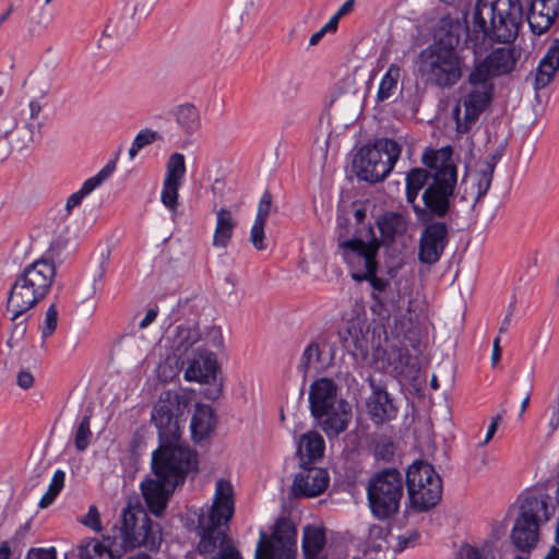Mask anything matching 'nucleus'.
Masks as SVG:
<instances>
[{"label": "nucleus", "instance_id": "5fc2aeb1", "mask_svg": "<svg viewBox=\"0 0 559 559\" xmlns=\"http://www.w3.org/2000/svg\"><path fill=\"white\" fill-rule=\"evenodd\" d=\"M395 453L394 443L391 440H382L376 444L374 454L377 457L390 461Z\"/></svg>", "mask_w": 559, "mask_h": 559}, {"label": "nucleus", "instance_id": "052dcab7", "mask_svg": "<svg viewBox=\"0 0 559 559\" xmlns=\"http://www.w3.org/2000/svg\"><path fill=\"white\" fill-rule=\"evenodd\" d=\"M235 286V276L229 274L224 280V283L219 285L217 288V295L218 296H229L233 293Z\"/></svg>", "mask_w": 559, "mask_h": 559}, {"label": "nucleus", "instance_id": "b1692460", "mask_svg": "<svg viewBox=\"0 0 559 559\" xmlns=\"http://www.w3.org/2000/svg\"><path fill=\"white\" fill-rule=\"evenodd\" d=\"M376 224L381 237L380 243L390 246L407 233L409 217L406 212L388 211L377 219Z\"/></svg>", "mask_w": 559, "mask_h": 559}, {"label": "nucleus", "instance_id": "a211bd4d", "mask_svg": "<svg viewBox=\"0 0 559 559\" xmlns=\"http://www.w3.org/2000/svg\"><path fill=\"white\" fill-rule=\"evenodd\" d=\"M449 226L444 222L426 224L419 238L418 260L428 265L437 263L448 243Z\"/></svg>", "mask_w": 559, "mask_h": 559}, {"label": "nucleus", "instance_id": "6e6d98bb", "mask_svg": "<svg viewBox=\"0 0 559 559\" xmlns=\"http://www.w3.org/2000/svg\"><path fill=\"white\" fill-rule=\"evenodd\" d=\"M26 559H57V552L55 548H32L27 552Z\"/></svg>", "mask_w": 559, "mask_h": 559}, {"label": "nucleus", "instance_id": "7c9ffc66", "mask_svg": "<svg viewBox=\"0 0 559 559\" xmlns=\"http://www.w3.org/2000/svg\"><path fill=\"white\" fill-rule=\"evenodd\" d=\"M104 540L108 542V544L102 542H90L85 545H81L78 548V558L79 559H116L118 557V552L115 550V542L109 539L107 536Z\"/></svg>", "mask_w": 559, "mask_h": 559}, {"label": "nucleus", "instance_id": "aec40b11", "mask_svg": "<svg viewBox=\"0 0 559 559\" xmlns=\"http://www.w3.org/2000/svg\"><path fill=\"white\" fill-rule=\"evenodd\" d=\"M177 486L179 485L169 479L158 477L144 479L140 488L148 511L157 518L163 516Z\"/></svg>", "mask_w": 559, "mask_h": 559}, {"label": "nucleus", "instance_id": "de8ad7c7", "mask_svg": "<svg viewBox=\"0 0 559 559\" xmlns=\"http://www.w3.org/2000/svg\"><path fill=\"white\" fill-rule=\"evenodd\" d=\"M456 559H493V557L484 549L464 544L460 547Z\"/></svg>", "mask_w": 559, "mask_h": 559}, {"label": "nucleus", "instance_id": "4be33fe9", "mask_svg": "<svg viewBox=\"0 0 559 559\" xmlns=\"http://www.w3.org/2000/svg\"><path fill=\"white\" fill-rule=\"evenodd\" d=\"M559 16V0H531L527 22L533 33H546Z\"/></svg>", "mask_w": 559, "mask_h": 559}, {"label": "nucleus", "instance_id": "c85d7f7f", "mask_svg": "<svg viewBox=\"0 0 559 559\" xmlns=\"http://www.w3.org/2000/svg\"><path fill=\"white\" fill-rule=\"evenodd\" d=\"M237 219L230 210L222 207L215 215V229L212 236V245L217 248H226L231 241Z\"/></svg>", "mask_w": 559, "mask_h": 559}, {"label": "nucleus", "instance_id": "c03bdc74", "mask_svg": "<svg viewBox=\"0 0 559 559\" xmlns=\"http://www.w3.org/2000/svg\"><path fill=\"white\" fill-rule=\"evenodd\" d=\"M197 534L200 537L198 549L201 554L210 551V515L206 518L202 514L199 518V525L197 527Z\"/></svg>", "mask_w": 559, "mask_h": 559}, {"label": "nucleus", "instance_id": "c9c22d12", "mask_svg": "<svg viewBox=\"0 0 559 559\" xmlns=\"http://www.w3.org/2000/svg\"><path fill=\"white\" fill-rule=\"evenodd\" d=\"M174 115L177 123L186 133H193L201 126L199 110L190 103L179 105Z\"/></svg>", "mask_w": 559, "mask_h": 559}, {"label": "nucleus", "instance_id": "864d4df0", "mask_svg": "<svg viewBox=\"0 0 559 559\" xmlns=\"http://www.w3.org/2000/svg\"><path fill=\"white\" fill-rule=\"evenodd\" d=\"M120 32L115 25H106L98 40L99 48H107L114 45V39H119Z\"/></svg>", "mask_w": 559, "mask_h": 559}, {"label": "nucleus", "instance_id": "bb28decb", "mask_svg": "<svg viewBox=\"0 0 559 559\" xmlns=\"http://www.w3.org/2000/svg\"><path fill=\"white\" fill-rule=\"evenodd\" d=\"M431 178L432 174L424 168H414L406 175V202L412 205L416 216H421L426 212L416 201L419 191L428 186Z\"/></svg>", "mask_w": 559, "mask_h": 559}, {"label": "nucleus", "instance_id": "6ab92c4d", "mask_svg": "<svg viewBox=\"0 0 559 559\" xmlns=\"http://www.w3.org/2000/svg\"><path fill=\"white\" fill-rule=\"evenodd\" d=\"M330 483L329 473L324 468L300 464L292 491L295 497L312 498L321 495Z\"/></svg>", "mask_w": 559, "mask_h": 559}, {"label": "nucleus", "instance_id": "09e8293b", "mask_svg": "<svg viewBox=\"0 0 559 559\" xmlns=\"http://www.w3.org/2000/svg\"><path fill=\"white\" fill-rule=\"evenodd\" d=\"M272 207V194L270 191H264L262 194L254 222L266 224Z\"/></svg>", "mask_w": 559, "mask_h": 559}, {"label": "nucleus", "instance_id": "e2e57ef3", "mask_svg": "<svg viewBox=\"0 0 559 559\" xmlns=\"http://www.w3.org/2000/svg\"><path fill=\"white\" fill-rule=\"evenodd\" d=\"M156 317H157V310L154 308L148 309L146 311L144 318L139 323L140 329L147 328L152 322L155 321Z\"/></svg>", "mask_w": 559, "mask_h": 559}, {"label": "nucleus", "instance_id": "0e129e2a", "mask_svg": "<svg viewBox=\"0 0 559 559\" xmlns=\"http://www.w3.org/2000/svg\"><path fill=\"white\" fill-rule=\"evenodd\" d=\"M513 311H514V304H511L509 306V310L506 314V317L503 318L502 322H501V325H500V329L499 331L501 333H504L508 331L510 324H511V321H512V317H513Z\"/></svg>", "mask_w": 559, "mask_h": 559}, {"label": "nucleus", "instance_id": "7ed1b4c3", "mask_svg": "<svg viewBox=\"0 0 559 559\" xmlns=\"http://www.w3.org/2000/svg\"><path fill=\"white\" fill-rule=\"evenodd\" d=\"M56 276L52 261L38 259L27 265L14 280L8 294L7 311L10 313L12 332L10 346L26 333L31 310L48 295Z\"/></svg>", "mask_w": 559, "mask_h": 559}, {"label": "nucleus", "instance_id": "4d7b16f0", "mask_svg": "<svg viewBox=\"0 0 559 559\" xmlns=\"http://www.w3.org/2000/svg\"><path fill=\"white\" fill-rule=\"evenodd\" d=\"M378 266H373L370 274L366 273L364 281L370 283L372 288L378 292H383L388 285V282L377 276Z\"/></svg>", "mask_w": 559, "mask_h": 559}, {"label": "nucleus", "instance_id": "ea45409f", "mask_svg": "<svg viewBox=\"0 0 559 559\" xmlns=\"http://www.w3.org/2000/svg\"><path fill=\"white\" fill-rule=\"evenodd\" d=\"M159 139L156 131L151 129H142L133 139L131 147L129 148V158L134 159L139 151L154 143Z\"/></svg>", "mask_w": 559, "mask_h": 559}, {"label": "nucleus", "instance_id": "f3484780", "mask_svg": "<svg viewBox=\"0 0 559 559\" xmlns=\"http://www.w3.org/2000/svg\"><path fill=\"white\" fill-rule=\"evenodd\" d=\"M186 174L185 156L173 153L166 163V175L160 191L162 204L175 216L179 207V188Z\"/></svg>", "mask_w": 559, "mask_h": 559}, {"label": "nucleus", "instance_id": "a18cd8bd", "mask_svg": "<svg viewBox=\"0 0 559 559\" xmlns=\"http://www.w3.org/2000/svg\"><path fill=\"white\" fill-rule=\"evenodd\" d=\"M58 325V310L55 304L50 305L45 313L44 323L40 326L41 337H49Z\"/></svg>", "mask_w": 559, "mask_h": 559}, {"label": "nucleus", "instance_id": "f03ea898", "mask_svg": "<svg viewBox=\"0 0 559 559\" xmlns=\"http://www.w3.org/2000/svg\"><path fill=\"white\" fill-rule=\"evenodd\" d=\"M159 447L152 454V468L156 477L183 484L187 475L197 466V456L182 443L178 420L169 401L159 400L153 407Z\"/></svg>", "mask_w": 559, "mask_h": 559}, {"label": "nucleus", "instance_id": "e433bc0d", "mask_svg": "<svg viewBox=\"0 0 559 559\" xmlns=\"http://www.w3.org/2000/svg\"><path fill=\"white\" fill-rule=\"evenodd\" d=\"M210 377V356L200 354L189 360V365L185 371V379L188 381H197L206 383Z\"/></svg>", "mask_w": 559, "mask_h": 559}, {"label": "nucleus", "instance_id": "79ce46f5", "mask_svg": "<svg viewBox=\"0 0 559 559\" xmlns=\"http://www.w3.org/2000/svg\"><path fill=\"white\" fill-rule=\"evenodd\" d=\"M51 16L43 9L36 10L27 21V34L31 37L39 35L40 29L48 27Z\"/></svg>", "mask_w": 559, "mask_h": 559}, {"label": "nucleus", "instance_id": "cd10ccee", "mask_svg": "<svg viewBox=\"0 0 559 559\" xmlns=\"http://www.w3.org/2000/svg\"><path fill=\"white\" fill-rule=\"evenodd\" d=\"M115 162L108 163L97 175L88 178L82 185V187L74 193L70 194L66 202V214L69 216L73 209L79 206L83 199L92 193L97 187H99L104 180H106L115 170Z\"/></svg>", "mask_w": 559, "mask_h": 559}, {"label": "nucleus", "instance_id": "37998d69", "mask_svg": "<svg viewBox=\"0 0 559 559\" xmlns=\"http://www.w3.org/2000/svg\"><path fill=\"white\" fill-rule=\"evenodd\" d=\"M225 377L221 364L212 356V401L218 400L224 395Z\"/></svg>", "mask_w": 559, "mask_h": 559}, {"label": "nucleus", "instance_id": "5701e85b", "mask_svg": "<svg viewBox=\"0 0 559 559\" xmlns=\"http://www.w3.org/2000/svg\"><path fill=\"white\" fill-rule=\"evenodd\" d=\"M342 401L337 399V385L332 379L320 378L311 383L309 404L312 416H321L329 407Z\"/></svg>", "mask_w": 559, "mask_h": 559}, {"label": "nucleus", "instance_id": "a878e982", "mask_svg": "<svg viewBox=\"0 0 559 559\" xmlns=\"http://www.w3.org/2000/svg\"><path fill=\"white\" fill-rule=\"evenodd\" d=\"M559 70V38H555L548 47L535 73V90L548 86Z\"/></svg>", "mask_w": 559, "mask_h": 559}, {"label": "nucleus", "instance_id": "473e14b6", "mask_svg": "<svg viewBox=\"0 0 559 559\" xmlns=\"http://www.w3.org/2000/svg\"><path fill=\"white\" fill-rule=\"evenodd\" d=\"M190 429L195 442L205 441L210 436V406L197 404L192 414Z\"/></svg>", "mask_w": 559, "mask_h": 559}, {"label": "nucleus", "instance_id": "0eeeda50", "mask_svg": "<svg viewBox=\"0 0 559 559\" xmlns=\"http://www.w3.org/2000/svg\"><path fill=\"white\" fill-rule=\"evenodd\" d=\"M108 536L115 542L118 557L140 547L158 550L163 542L160 525L153 522L140 507H132L130 503L123 508Z\"/></svg>", "mask_w": 559, "mask_h": 559}, {"label": "nucleus", "instance_id": "9d476101", "mask_svg": "<svg viewBox=\"0 0 559 559\" xmlns=\"http://www.w3.org/2000/svg\"><path fill=\"white\" fill-rule=\"evenodd\" d=\"M419 73L426 83L440 88L454 86L462 78V60L452 47L433 46L419 55Z\"/></svg>", "mask_w": 559, "mask_h": 559}, {"label": "nucleus", "instance_id": "c756f323", "mask_svg": "<svg viewBox=\"0 0 559 559\" xmlns=\"http://www.w3.org/2000/svg\"><path fill=\"white\" fill-rule=\"evenodd\" d=\"M297 452L300 456V464L311 465L323 455L324 440L322 436L316 431L304 433L299 439Z\"/></svg>", "mask_w": 559, "mask_h": 559}, {"label": "nucleus", "instance_id": "4c0bfd02", "mask_svg": "<svg viewBox=\"0 0 559 559\" xmlns=\"http://www.w3.org/2000/svg\"><path fill=\"white\" fill-rule=\"evenodd\" d=\"M320 361V346L318 343L312 342L304 349L297 369L304 376V378H306L309 370L317 368Z\"/></svg>", "mask_w": 559, "mask_h": 559}, {"label": "nucleus", "instance_id": "72a5a7b5", "mask_svg": "<svg viewBox=\"0 0 559 559\" xmlns=\"http://www.w3.org/2000/svg\"><path fill=\"white\" fill-rule=\"evenodd\" d=\"M402 69L399 64L392 63L389 66L379 84L376 96L378 103H383L390 99L396 93Z\"/></svg>", "mask_w": 559, "mask_h": 559}, {"label": "nucleus", "instance_id": "6e6552de", "mask_svg": "<svg viewBox=\"0 0 559 559\" xmlns=\"http://www.w3.org/2000/svg\"><path fill=\"white\" fill-rule=\"evenodd\" d=\"M554 512L555 506L549 495L528 492L523 496L510 534L513 546L528 555L538 543L540 525L548 522Z\"/></svg>", "mask_w": 559, "mask_h": 559}, {"label": "nucleus", "instance_id": "a19ab883", "mask_svg": "<svg viewBox=\"0 0 559 559\" xmlns=\"http://www.w3.org/2000/svg\"><path fill=\"white\" fill-rule=\"evenodd\" d=\"M92 431H91V417L85 415L81 423L79 424L75 436H74V444L75 449L80 452L87 449L91 443Z\"/></svg>", "mask_w": 559, "mask_h": 559}, {"label": "nucleus", "instance_id": "f8f14e48", "mask_svg": "<svg viewBox=\"0 0 559 559\" xmlns=\"http://www.w3.org/2000/svg\"><path fill=\"white\" fill-rule=\"evenodd\" d=\"M406 488L412 509L429 511L442 497V479L435 467L423 461L414 462L406 472Z\"/></svg>", "mask_w": 559, "mask_h": 559}, {"label": "nucleus", "instance_id": "603ef678", "mask_svg": "<svg viewBox=\"0 0 559 559\" xmlns=\"http://www.w3.org/2000/svg\"><path fill=\"white\" fill-rule=\"evenodd\" d=\"M150 9L151 5L147 0H124V10L132 16L145 15Z\"/></svg>", "mask_w": 559, "mask_h": 559}, {"label": "nucleus", "instance_id": "39448f33", "mask_svg": "<svg viewBox=\"0 0 559 559\" xmlns=\"http://www.w3.org/2000/svg\"><path fill=\"white\" fill-rule=\"evenodd\" d=\"M523 21L521 0H477L473 10V32L484 40L512 44Z\"/></svg>", "mask_w": 559, "mask_h": 559}, {"label": "nucleus", "instance_id": "f257e3e1", "mask_svg": "<svg viewBox=\"0 0 559 559\" xmlns=\"http://www.w3.org/2000/svg\"><path fill=\"white\" fill-rule=\"evenodd\" d=\"M507 45L493 49L469 73V87L452 111L459 133H467L489 105L493 92L491 78L509 74L515 69L520 53L514 46Z\"/></svg>", "mask_w": 559, "mask_h": 559}, {"label": "nucleus", "instance_id": "9b49d317", "mask_svg": "<svg viewBox=\"0 0 559 559\" xmlns=\"http://www.w3.org/2000/svg\"><path fill=\"white\" fill-rule=\"evenodd\" d=\"M404 479L396 468H384L368 481L367 498L371 513L380 520L393 516L403 497Z\"/></svg>", "mask_w": 559, "mask_h": 559}, {"label": "nucleus", "instance_id": "bf43d9fd", "mask_svg": "<svg viewBox=\"0 0 559 559\" xmlns=\"http://www.w3.org/2000/svg\"><path fill=\"white\" fill-rule=\"evenodd\" d=\"M212 346L216 347L219 352H226L225 340L221 326L212 325Z\"/></svg>", "mask_w": 559, "mask_h": 559}, {"label": "nucleus", "instance_id": "ddd939ff", "mask_svg": "<svg viewBox=\"0 0 559 559\" xmlns=\"http://www.w3.org/2000/svg\"><path fill=\"white\" fill-rule=\"evenodd\" d=\"M371 239L364 241L356 236L347 238V234L337 236V247L344 262L347 264L350 276L355 282H364L366 273L370 274L373 266H379L377 255L380 240L374 237L373 228L369 227Z\"/></svg>", "mask_w": 559, "mask_h": 559}, {"label": "nucleus", "instance_id": "4468645a", "mask_svg": "<svg viewBox=\"0 0 559 559\" xmlns=\"http://www.w3.org/2000/svg\"><path fill=\"white\" fill-rule=\"evenodd\" d=\"M295 556L296 530L287 520L278 519L270 537L260 533L255 559H295Z\"/></svg>", "mask_w": 559, "mask_h": 559}, {"label": "nucleus", "instance_id": "680f3d73", "mask_svg": "<svg viewBox=\"0 0 559 559\" xmlns=\"http://www.w3.org/2000/svg\"><path fill=\"white\" fill-rule=\"evenodd\" d=\"M499 420H500L499 415H497L496 417L492 418V420L488 427L486 437H485L484 441L480 443V445L487 444L492 439V437L495 436V433L497 431Z\"/></svg>", "mask_w": 559, "mask_h": 559}, {"label": "nucleus", "instance_id": "69168bd1", "mask_svg": "<svg viewBox=\"0 0 559 559\" xmlns=\"http://www.w3.org/2000/svg\"><path fill=\"white\" fill-rule=\"evenodd\" d=\"M500 338L496 337L493 341V348L491 354V362L492 365H497L501 357V348H500Z\"/></svg>", "mask_w": 559, "mask_h": 559}, {"label": "nucleus", "instance_id": "8fccbe9b", "mask_svg": "<svg viewBox=\"0 0 559 559\" xmlns=\"http://www.w3.org/2000/svg\"><path fill=\"white\" fill-rule=\"evenodd\" d=\"M419 533L417 531H409L397 537L394 551H403L406 548L415 547L419 540Z\"/></svg>", "mask_w": 559, "mask_h": 559}, {"label": "nucleus", "instance_id": "774afa93", "mask_svg": "<svg viewBox=\"0 0 559 559\" xmlns=\"http://www.w3.org/2000/svg\"><path fill=\"white\" fill-rule=\"evenodd\" d=\"M549 425L551 426L552 429L559 427V399L556 401V404L554 406Z\"/></svg>", "mask_w": 559, "mask_h": 559}, {"label": "nucleus", "instance_id": "49530a36", "mask_svg": "<svg viewBox=\"0 0 559 559\" xmlns=\"http://www.w3.org/2000/svg\"><path fill=\"white\" fill-rule=\"evenodd\" d=\"M265 225L266 224L253 222V225L250 229V241L254 249L259 251L265 250L267 248L264 231Z\"/></svg>", "mask_w": 559, "mask_h": 559}, {"label": "nucleus", "instance_id": "2eb2a0df", "mask_svg": "<svg viewBox=\"0 0 559 559\" xmlns=\"http://www.w3.org/2000/svg\"><path fill=\"white\" fill-rule=\"evenodd\" d=\"M235 513V489L230 480L218 478L212 498V542L214 533L230 531Z\"/></svg>", "mask_w": 559, "mask_h": 559}, {"label": "nucleus", "instance_id": "338daca9", "mask_svg": "<svg viewBox=\"0 0 559 559\" xmlns=\"http://www.w3.org/2000/svg\"><path fill=\"white\" fill-rule=\"evenodd\" d=\"M354 8V0H347L345 1L341 8L337 10L335 15L341 19L342 16L348 14Z\"/></svg>", "mask_w": 559, "mask_h": 559}, {"label": "nucleus", "instance_id": "58836bf2", "mask_svg": "<svg viewBox=\"0 0 559 559\" xmlns=\"http://www.w3.org/2000/svg\"><path fill=\"white\" fill-rule=\"evenodd\" d=\"M64 479H66L64 472L61 469H57L52 476V479L49 484L47 491L45 492V495L41 497V499L39 501V507L41 509L47 508L48 506H50L53 502V500L56 499V497L59 495V492L61 491V489L64 486Z\"/></svg>", "mask_w": 559, "mask_h": 559}, {"label": "nucleus", "instance_id": "dca6fc26", "mask_svg": "<svg viewBox=\"0 0 559 559\" xmlns=\"http://www.w3.org/2000/svg\"><path fill=\"white\" fill-rule=\"evenodd\" d=\"M498 160V154L488 155L476 169L469 170L464 176L462 198L473 206L487 194Z\"/></svg>", "mask_w": 559, "mask_h": 559}, {"label": "nucleus", "instance_id": "412c9836", "mask_svg": "<svg viewBox=\"0 0 559 559\" xmlns=\"http://www.w3.org/2000/svg\"><path fill=\"white\" fill-rule=\"evenodd\" d=\"M371 395L367 401V409L370 419L376 425L394 419L397 415V407L384 386L376 384L369 379Z\"/></svg>", "mask_w": 559, "mask_h": 559}, {"label": "nucleus", "instance_id": "13d9d810", "mask_svg": "<svg viewBox=\"0 0 559 559\" xmlns=\"http://www.w3.org/2000/svg\"><path fill=\"white\" fill-rule=\"evenodd\" d=\"M34 376L28 370L22 369L16 376V384L23 390L31 389L34 385Z\"/></svg>", "mask_w": 559, "mask_h": 559}, {"label": "nucleus", "instance_id": "20e7f679", "mask_svg": "<svg viewBox=\"0 0 559 559\" xmlns=\"http://www.w3.org/2000/svg\"><path fill=\"white\" fill-rule=\"evenodd\" d=\"M23 87L33 97L27 102L17 103L0 121L4 138L20 151L28 147L41 132L45 121L41 117L43 106L37 98L45 97L49 91L48 83L38 76L28 78Z\"/></svg>", "mask_w": 559, "mask_h": 559}, {"label": "nucleus", "instance_id": "1a4fd4ad", "mask_svg": "<svg viewBox=\"0 0 559 559\" xmlns=\"http://www.w3.org/2000/svg\"><path fill=\"white\" fill-rule=\"evenodd\" d=\"M402 146L391 139H379L361 147L353 167L360 180L371 183L384 180L400 158Z\"/></svg>", "mask_w": 559, "mask_h": 559}, {"label": "nucleus", "instance_id": "393cba45", "mask_svg": "<svg viewBox=\"0 0 559 559\" xmlns=\"http://www.w3.org/2000/svg\"><path fill=\"white\" fill-rule=\"evenodd\" d=\"M321 416H313L329 438L344 432L352 419V407L346 401L329 407Z\"/></svg>", "mask_w": 559, "mask_h": 559}, {"label": "nucleus", "instance_id": "423d86ee", "mask_svg": "<svg viewBox=\"0 0 559 559\" xmlns=\"http://www.w3.org/2000/svg\"><path fill=\"white\" fill-rule=\"evenodd\" d=\"M421 162L433 169L431 181L423 193L426 212L416 216L420 221L429 217H444L450 209V199L453 195L457 180L456 167L452 162V148L450 146L440 150H428L423 154Z\"/></svg>", "mask_w": 559, "mask_h": 559}, {"label": "nucleus", "instance_id": "3c124183", "mask_svg": "<svg viewBox=\"0 0 559 559\" xmlns=\"http://www.w3.org/2000/svg\"><path fill=\"white\" fill-rule=\"evenodd\" d=\"M81 523L84 526H86L95 532H100L103 528L102 522H100V515L95 506H91L88 508V511L85 514V516L81 520Z\"/></svg>", "mask_w": 559, "mask_h": 559}, {"label": "nucleus", "instance_id": "2f4dec72", "mask_svg": "<svg viewBox=\"0 0 559 559\" xmlns=\"http://www.w3.org/2000/svg\"><path fill=\"white\" fill-rule=\"evenodd\" d=\"M212 559H243L229 531L214 533L212 543Z\"/></svg>", "mask_w": 559, "mask_h": 559}, {"label": "nucleus", "instance_id": "f704fd0d", "mask_svg": "<svg viewBox=\"0 0 559 559\" xmlns=\"http://www.w3.org/2000/svg\"><path fill=\"white\" fill-rule=\"evenodd\" d=\"M388 530L374 525L369 531V539L366 554L371 555L374 552V559H386V554L390 551V543L388 540Z\"/></svg>", "mask_w": 559, "mask_h": 559}]
</instances>
